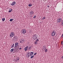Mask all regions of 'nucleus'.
<instances>
[{"label":"nucleus","instance_id":"obj_4","mask_svg":"<svg viewBox=\"0 0 63 63\" xmlns=\"http://www.w3.org/2000/svg\"><path fill=\"white\" fill-rule=\"evenodd\" d=\"M55 34H56L55 31H54L52 32V36H54L55 35Z\"/></svg>","mask_w":63,"mask_h":63},{"label":"nucleus","instance_id":"obj_16","mask_svg":"<svg viewBox=\"0 0 63 63\" xmlns=\"http://www.w3.org/2000/svg\"><path fill=\"white\" fill-rule=\"evenodd\" d=\"M12 11H13V9H10L9 10V13H10V12H12Z\"/></svg>","mask_w":63,"mask_h":63},{"label":"nucleus","instance_id":"obj_36","mask_svg":"<svg viewBox=\"0 0 63 63\" xmlns=\"http://www.w3.org/2000/svg\"><path fill=\"white\" fill-rule=\"evenodd\" d=\"M15 38V37H14L13 38Z\"/></svg>","mask_w":63,"mask_h":63},{"label":"nucleus","instance_id":"obj_37","mask_svg":"<svg viewBox=\"0 0 63 63\" xmlns=\"http://www.w3.org/2000/svg\"><path fill=\"white\" fill-rule=\"evenodd\" d=\"M19 46V45H18V46Z\"/></svg>","mask_w":63,"mask_h":63},{"label":"nucleus","instance_id":"obj_25","mask_svg":"<svg viewBox=\"0 0 63 63\" xmlns=\"http://www.w3.org/2000/svg\"><path fill=\"white\" fill-rule=\"evenodd\" d=\"M33 57H34V55H33L31 57V59H32V58H33Z\"/></svg>","mask_w":63,"mask_h":63},{"label":"nucleus","instance_id":"obj_33","mask_svg":"<svg viewBox=\"0 0 63 63\" xmlns=\"http://www.w3.org/2000/svg\"><path fill=\"white\" fill-rule=\"evenodd\" d=\"M63 56L62 57V59H63Z\"/></svg>","mask_w":63,"mask_h":63},{"label":"nucleus","instance_id":"obj_23","mask_svg":"<svg viewBox=\"0 0 63 63\" xmlns=\"http://www.w3.org/2000/svg\"><path fill=\"white\" fill-rule=\"evenodd\" d=\"M30 54V52H29L27 54V55L28 56V57H29V56H29Z\"/></svg>","mask_w":63,"mask_h":63},{"label":"nucleus","instance_id":"obj_34","mask_svg":"<svg viewBox=\"0 0 63 63\" xmlns=\"http://www.w3.org/2000/svg\"><path fill=\"white\" fill-rule=\"evenodd\" d=\"M47 7L48 8L49 7V6L48 5H47Z\"/></svg>","mask_w":63,"mask_h":63},{"label":"nucleus","instance_id":"obj_8","mask_svg":"<svg viewBox=\"0 0 63 63\" xmlns=\"http://www.w3.org/2000/svg\"><path fill=\"white\" fill-rule=\"evenodd\" d=\"M16 4V2H12V4H10V5H12V6H13V5H15Z\"/></svg>","mask_w":63,"mask_h":63},{"label":"nucleus","instance_id":"obj_19","mask_svg":"<svg viewBox=\"0 0 63 63\" xmlns=\"http://www.w3.org/2000/svg\"><path fill=\"white\" fill-rule=\"evenodd\" d=\"M61 24L62 26H63V20H62L61 23Z\"/></svg>","mask_w":63,"mask_h":63},{"label":"nucleus","instance_id":"obj_9","mask_svg":"<svg viewBox=\"0 0 63 63\" xmlns=\"http://www.w3.org/2000/svg\"><path fill=\"white\" fill-rule=\"evenodd\" d=\"M18 45V43L17 42L15 43V47H16Z\"/></svg>","mask_w":63,"mask_h":63},{"label":"nucleus","instance_id":"obj_30","mask_svg":"<svg viewBox=\"0 0 63 63\" xmlns=\"http://www.w3.org/2000/svg\"><path fill=\"white\" fill-rule=\"evenodd\" d=\"M37 54V53H35L34 54V55H36Z\"/></svg>","mask_w":63,"mask_h":63},{"label":"nucleus","instance_id":"obj_10","mask_svg":"<svg viewBox=\"0 0 63 63\" xmlns=\"http://www.w3.org/2000/svg\"><path fill=\"white\" fill-rule=\"evenodd\" d=\"M29 47L28 46H26V47H25V48L24 50L25 51H26L27 49H28V47Z\"/></svg>","mask_w":63,"mask_h":63},{"label":"nucleus","instance_id":"obj_2","mask_svg":"<svg viewBox=\"0 0 63 63\" xmlns=\"http://www.w3.org/2000/svg\"><path fill=\"white\" fill-rule=\"evenodd\" d=\"M26 32V30L25 29H23V30H21V32L22 34H25Z\"/></svg>","mask_w":63,"mask_h":63},{"label":"nucleus","instance_id":"obj_27","mask_svg":"<svg viewBox=\"0 0 63 63\" xmlns=\"http://www.w3.org/2000/svg\"><path fill=\"white\" fill-rule=\"evenodd\" d=\"M36 16H35L33 17V18H36Z\"/></svg>","mask_w":63,"mask_h":63},{"label":"nucleus","instance_id":"obj_13","mask_svg":"<svg viewBox=\"0 0 63 63\" xmlns=\"http://www.w3.org/2000/svg\"><path fill=\"white\" fill-rule=\"evenodd\" d=\"M31 53L30 54V56H32L33 54H34V53H33V52H31Z\"/></svg>","mask_w":63,"mask_h":63},{"label":"nucleus","instance_id":"obj_3","mask_svg":"<svg viewBox=\"0 0 63 63\" xmlns=\"http://www.w3.org/2000/svg\"><path fill=\"white\" fill-rule=\"evenodd\" d=\"M15 33L13 32H11L10 34V37H13L15 36Z\"/></svg>","mask_w":63,"mask_h":63},{"label":"nucleus","instance_id":"obj_1","mask_svg":"<svg viewBox=\"0 0 63 63\" xmlns=\"http://www.w3.org/2000/svg\"><path fill=\"white\" fill-rule=\"evenodd\" d=\"M62 20V17H59L57 19V22L58 23H60L61 21Z\"/></svg>","mask_w":63,"mask_h":63},{"label":"nucleus","instance_id":"obj_21","mask_svg":"<svg viewBox=\"0 0 63 63\" xmlns=\"http://www.w3.org/2000/svg\"><path fill=\"white\" fill-rule=\"evenodd\" d=\"M29 7H31V6H32V4H29Z\"/></svg>","mask_w":63,"mask_h":63},{"label":"nucleus","instance_id":"obj_5","mask_svg":"<svg viewBox=\"0 0 63 63\" xmlns=\"http://www.w3.org/2000/svg\"><path fill=\"white\" fill-rule=\"evenodd\" d=\"M33 37L32 38H34V40H36L37 39V35H36V34L33 35Z\"/></svg>","mask_w":63,"mask_h":63},{"label":"nucleus","instance_id":"obj_12","mask_svg":"<svg viewBox=\"0 0 63 63\" xmlns=\"http://www.w3.org/2000/svg\"><path fill=\"white\" fill-rule=\"evenodd\" d=\"M46 48V45H44L43 47V49L44 50V49H45Z\"/></svg>","mask_w":63,"mask_h":63},{"label":"nucleus","instance_id":"obj_18","mask_svg":"<svg viewBox=\"0 0 63 63\" xmlns=\"http://www.w3.org/2000/svg\"><path fill=\"white\" fill-rule=\"evenodd\" d=\"M5 20V18H2V21H4Z\"/></svg>","mask_w":63,"mask_h":63},{"label":"nucleus","instance_id":"obj_31","mask_svg":"<svg viewBox=\"0 0 63 63\" xmlns=\"http://www.w3.org/2000/svg\"><path fill=\"white\" fill-rule=\"evenodd\" d=\"M15 61L16 62H17V60H15Z\"/></svg>","mask_w":63,"mask_h":63},{"label":"nucleus","instance_id":"obj_32","mask_svg":"<svg viewBox=\"0 0 63 63\" xmlns=\"http://www.w3.org/2000/svg\"><path fill=\"white\" fill-rule=\"evenodd\" d=\"M22 49V48H19V49Z\"/></svg>","mask_w":63,"mask_h":63},{"label":"nucleus","instance_id":"obj_28","mask_svg":"<svg viewBox=\"0 0 63 63\" xmlns=\"http://www.w3.org/2000/svg\"><path fill=\"white\" fill-rule=\"evenodd\" d=\"M45 17H44L43 18H42V19H43V20H44V19H45Z\"/></svg>","mask_w":63,"mask_h":63},{"label":"nucleus","instance_id":"obj_35","mask_svg":"<svg viewBox=\"0 0 63 63\" xmlns=\"http://www.w3.org/2000/svg\"><path fill=\"white\" fill-rule=\"evenodd\" d=\"M18 49H19V47H18Z\"/></svg>","mask_w":63,"mask_h":63},{"label":"nucleus","instance_id":"obj_26","mask_svg":"<svg viewBox=\"0 0 63 63\" xmlns=\"http://www.w3.org/2000/svg\"><path fill=\"white\" fill-rule=\"evenodd\" d=\"M16 60L17 61V62H18V61H19V58H17V59H16Z\"/></svg>","mask_w":63,"mask_h":63},{"label":"nucleus","instance_id":"obj_11","mask_svg":"<svg viewBox=\"0 0 63 63\" xmlns=\"http://www.w3.org/2000/svg\"><path fill=\"white\" fill-rule=\"evenodd\" d=\"M32 49V46H30L29 47L28 49V50H30V49Z\"/></svg>","mask_w":63,"mask_h":63},{"label":"nucleus","instance_id":"obj_17","mask_svg":"<svg viewBox=\"0 0 63 63\" xmlns=\"http://www.w3.org/2000/svg\"><path fill=\"white\" fill-rule=\"evenodd\" d=\"M34 44L35 45H37L38 44V42L35 41Z\"/></svg>","mask_w":63,"mask_h":63},{"label":"nucleus","instance_id":"obj_15","mask_svg":"<svg viewBox=\"0 0 63 63\" xmlns=\"http://www.w3.org/2000/svg\"><path fill=\"white\" fill-rule=\"evenodd\" d=\"M14 46H15V44H14L12 45V46H11V48H13V47H14Z\"/></svg>","mask_w":63,"mask_h":63},{"label":"nucleus","instance_id":"obj_29","mask_svg":"<svg viewBox=\"0 0 63 63\" xmlns=\"http://www.w3.org/2000/svg\"><path fill=\"white\" fill-rule=\"evenodd\" d=\"M61 44L62 45H63V41H62V42H61Z\"/></svg>","mask_w":63,"mask_h":63},{"label":"nucleus","instance_id":"obj_20","mask_svg":"<svg viewBox=\"0 0 63 63\" xmlns=\"http://www.w3.org/2000/svg\"><path fill=\"white\" fill-rule=\"evenodd\" d=\"M47 49H46L45 50V52H47Z\"/></svg>","mask_w":63,"mask_h":63},{"label":"nucleus","instance_id":"obj_22","mask_svg":"<svg viewBox=\"0 0 63 63\" xmlns=\"http://www.w3.org/2000/svg\"><path fill=\"white\" fill-rule=\"evenodd\" d=\"M12 20H14V19H11L10 20V21H12Z\"/></svg>","mask_w":63,"mask_h":63},{"label":"nucleus","instance_id":"obj_24","mask_svg":"<svg viewBox=\"0 0 63 63\" xmlns=\"http://www.w3.org/2000/svg\"><path fill=\"white\" fill-rule=\"evenodd\" d=\"M39 39H37L36 40L35 42H39Z\"/></svg>","mask_w":63,"mask_h":63},{"label":"nucleus","instance_id":"obj_7","mask_svg":"<svg viewBox=\"0 0 63 63\" xmlns=\"http://www.w3.org/2000/svg\"><path fill=\"white\" fill-rule=\"evenodd\" d=\"M34 14V12L33 11H31L30 12V15H32Z\"/></svg>","mask_w":63,"mask_h":63},{"label":"nucleus","instance_id":"obj_6","mask_svg":"<svg viewBox=\"0 0 63 63\" xmlns=\"http://www.w3.org/2000/svg\"><path fill=\"white\" fill-rule=\"evenodd\" d=\"M20 43L23 44V43L24 42V40L23 39H21L20 40Z\"/></svg>","mask_w":63,"mask_h":63},{"label":"nucleus","instance_id":"obj_14","mask_svg":"<svg viewBox=\"0 0 63 63\" xmlns=\"http://www.w3.org/2000/svg\"><path fill=\"white\" fill-rule=\"evenodd\" d=\"M14 50H15V49L14 48H12L11 49V52H13L14 51Z\"/></svg>","mask_w":63,"mask_h":63}]
</instances>
